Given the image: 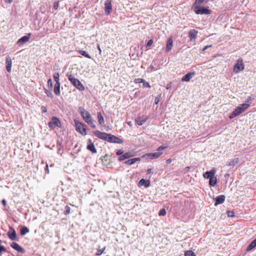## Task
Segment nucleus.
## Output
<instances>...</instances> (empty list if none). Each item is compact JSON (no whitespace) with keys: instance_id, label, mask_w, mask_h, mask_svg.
Returning <instances> with one entry per match:
<instances>
[{"instance_id":"nucleus-11","label":"nucleus","mask_w":256,"mask_h":256,"mask_svg":"<svg viewBox=\"0 0 256 256\" xmlns=\"http://www.w3.org/2000/svg\"><path fill=\"white\" fill-rule=\"evenodd\" d=\"M195 12L196 14H210V10L206 8H204V7H201V8H199L198 10H196Z\"/></svg>"},{"instance_id":"nucleus-2","label":"nucleus","mask_w":256,"mask_h":256,"mask_svg":"<svg viewBox=\"0 0 256 256\" xmlns=\"http://www.w3.org/2000/svg\"><path fill=\"white\" fill-rule=\"evenodd\" d=\"M78 112L82 117L84 120L93 128H95L96 126L90 114L86 111L84 108L80 107L78 108Z\"/></svg>"},{"instance_id":"nucleus-37","label":"nucleus","mask_w":256,"mask_h":256,"mask_svg":"<svg viewBox=\"0 0 256 256\" xmlns=\"http://www.w3.org/2000/svg\"><path fill=\"white\" fill-rule=\"evenodd\" d=\"M104 250H105V248H104L102 250H100V249L98 250L96 252V255L100 256L102 254V252H104Z\"/></svg>"},{"instance_id":"nucleus-28","label":"nucleus","mask_w":256,"mask_h":256,"mask_svg":"<svg viewBox=\"0 0 256 256\" xmlns=\"http://www.w3.org/2000/svg\"><path fill=\"white\" fill-rule=\"evenodd\" d=\"M78 52L85 58H90L91 56L88 54L86 51L82 50H78L77 51Z\"/></svg>"},{"instance_id":"nucleus-21","label":"nucleus","mask_w":256,"mask_h":256,"mask_svg":"<svg viewBox=\"0 0 256 256\" xmlns=\"http://www.w3.org/2000/svg\"><path fill=\"white\" fill-rule=\"evenodd\" d=\"M30 34H28V35L22 36V38H20V39H19L18 40L17 44H19L26 42L30 39Z\"/></svg>"},{"instance_id":"nucleus-23","label":"nucleus","mask_w":256,"mask_h":256,"mask_svg":"<svg viewBox=\"0 0 256 256\" xmlns=\"http://www.w3.org/2000/svg\"><path fill=\"white\" fill-rule=\"evenodd\" d=\"M131 156H132V155L131 154L130 152H126V153L124 154L123 155L120 156L118 158V160L122 161L124 159L128 158Z\"/></svg>"},{"instance_id":"nucleus-5","label":"nucleus","mask_w":256,"mask_h":256,"mask_svg":"<svg viewBox=\"0 0 256 256\" xmlns=\"http://www.w3.org/2000/svg\"><path fill=\"white\" fill-rule=\"evenodd\" d=\"M76 130L83 136L86 134V126L78 120H74Z\"/></svg>"},{"instance_id":"nucleus-36","label":"nucleus","mask_w":256,"mask_h":256,"mask_svg":"<svg viewBox=\"0 0 256 256\" xmlns=\"http://www.w3.org/2000/svg\"><path fill=\"white\" fill-rule=\"evenodd\" d=\"M48 85L50 88H52L53 87L52 82L50 78L48 79Z\"/></svg>"},{"instance_id":"nucleus-59","label":"nucleus","mask_w":256,"mask_h":256,"mask_svg":"<svg viewBox=\"0 0 256 256\" xmlns=\"http://www.w3.org/2000/svg\"><path fill=\"white\" fill-rule=\"evenodd\" d=\"M12 0H6V2L9 4H10L12 2Z\"/></svg>"},{"instance_id":"nucleus-22","label":"nucleus","mask_w":256,"mask_h":256,"mask_svg":"<svg viewBox=\"0 0 256 256\" xmlns=\"http://www.w3.org/2000/svg\"><path fill=\"white\" fill-rule=\"evenodd\" d=\"M140 158H133L126 161L124 163L128 165H132L136 162L140 161Z\"/></svg>"},{"instance_id":"nucleus-32","label":"nucleus","mask_w":256,"mask_h":256,"mask_svg":"<svg viewBox=\"0 0 256 256\" xmlns=\"http://www.w3.org/2000/svg\"><path fill=\"white\" fill-rule=\"evenodd\" d=\"M54 92L56 95H59L60 94V88L58 86H54Z\"/></svg>"},{"instance_id":"nucleus-41","label":"nucleus","mask_w":256,"mask_h":256,"mask_svg":"<svg viewBox=\"0 0 256 256\" xmlns=\"http://www.w3.org/2000/svg\"><path fill=\"white\" fill-rule=\"evenodd\" d=\"M58 6H59V2L58 1V2H55L54 4V8L55 10H56L58 8Z\"/></svg>"},{"instance_id":"nucleus-38","label":"nucleus","mask_w":256,"mask_h":256,"mask_svg":"<svg viewBox=\"0 0 256 256\" xmlns=\"http://www.w3.org/2000/svg\"><path fill=\"white\" fill-rule=\"evenodd\" d=\"M45 93L46 94V95L48 96L50 98H53V95L52 94V93L48 91V90H45Z\"/></svg>"},{"instance_id":"nucleus-9","label":"nucleus","mask_w":256,"mask_h":256,"mask_svg":"<svg viewBox=\"0 0 256 256\" xmlns=\"http://www.w3.org/2000/svg\"><path fill=\"white\" fill-rule=\"evenodd\" d=\"M105 12L106 15H108L112 10V0H108L104 2Z\"/></svg>"},{"instance_id":"nucleus-47","label":"nucleus","mask_w":256,"mask_h":256,"mask_svg":"<svg viewBox=\"0 0 256 256\" xmlns=\"http://www.w3.org/2000/svg\"><path fill=\"white\" fill-rule=\"evenodd\" d=\"M122 153H123L122 150H118L116 152V154L117 155H118V156H120V155L122 154Z\"/></svg>"},{"instance_id":"nucleus-13","label":"nucleus","mask_w":256,"mask_h":256,"mask_svg":"<svg viewBox=\"0 0 256 256\" xmlns=\"http://www.w3.org/2000/svg\"><path fill=\"white\" fill-rule=\"evenodd\" d=\"M147 120V116H142L137 118L136 120V122L138 125L142 126L146 121Z\"/></svg>"},{"instance_id":"nucleus-4","label":"nucleus","mask_w":256,"mask_h":256,"mask_svg":"<svg viewBox=\"0 0 256 256\" xmlns=\"http://www.w3.org/2000/svg\"><path fill=\"white\" fill-rule=\"evenodd\" d=\"M66 76L68 78V80L75 86L77 89L80 90H84L85 88L80 81L74 78L71 74H67Z\"/></svg>"},{"instance_id":"nucleus-60","label":"nucleus","mask_w":256,"mask_h":256,"mask_svg":"<svg viewBox=\"0 0 256 256\" xmlns=\"http://www.w3.org/2000/svg\"><path fill=\"white\" fill-rule=\"evenodd\" d=\"M127 123H128V124L129 126H132V122H128Z\"/></svg>"},{"instance_id":"nucleus-25","label":"nucleus","mask_w":256,"mask_h":256,"mask_svg":"<svg viewBox=\"0 0 256 256\" xmlns=\"http://www.w3.org/2000/svg\"><path fill=\"white\" fill-rule=\"evenodd\" d=\"M239 162V159L238 158H234L228 162L226 165L228 166H234Z\"/></svg>"},{"instance_id":"nucleus-39","label":"nucleus","mask_w":256,"mask_h":256,"mask_svg":"<svg viewBox=\"0 0 256 256\" xmlns=\"http://www.w3.org/2000/svg\"><path fill=\"white\" fill-rule=\"evenodd\" d=\"M252 100H253V98L252 96H249L246 100L245 104H250L252 102Z\"/></svg>"},{"instance_id":"nucleus-49","label":"nucleus","mask_w":256,"mask_h":256,"mask_svg":"<svg viewBox=\"0 0 256 256\" xmlns=\"http://www.w3.org/2000/svg\"><path fill=\"white\" fill-rule=\"evenodd\" d=\"M135 80H136V82H138V83L140 82V80L144 81V80L143 79H142V78H137V79H136Z\"/></svg>"},{"instance_id":"nucleus-61","label":"nucleus","mask_w":256,"mask_h":256,"mask_svg":"<svg viewBox=\"0 0 256 256\" xmlns=\"http://www.w3.org/2000/svg\"><path fill=\"white\" fill-rule=\"evenodd\" d=\"M208 48H211L212 46V45L208 46Z\"/></svg>"},{"instance_id":"nucleus-7","label":"nucleus","mask_w":256,"mask_h":256,"mask_svg":"<svg viewBox=\"0 0 256 256\" xmlns=\"http://www.w3.org/2000/svg\"><path fill=\"white\" fill-rule=\"evenodd\" d=\"M244 68V66L242 59H238L234 67V72L235 73H238L239 72L243 70Z\"/></svg>"},{"instance_id":"nucleus-34","label":"nucleus","mask_w":256,"mask_h":256,"mask_svg":"<svg viewBox=\"0 0 256 256\" xmlns=\"http://www.w3.org/2000/svg\"><path fill=\"white\" fill-rule=\"evenodd\" d=\"M146 180L144 179V178L141 179L138 182V186H144V183H146Z\"/></svg>"},{"instance_id":"nucleus-62","label":"nucleus","mask_w":256,"mask_h":256,"mask_svg":"<svg viewBox=\"0 0 256 256\" xmlns=\"http://www.w3.org/2000/svg\"><path fill=\"white\" fill-rule=\"evenodd\" d=\"M140 82H143L144 83V81H141L140 80Z\"/></svg>"},{"instance_id":"nucleus-1","label":"nucleus","mask_w":256,"mask_h":256,"mask_svg":"<svg viewBox=\"0 0 256 256\" xmlns=\"http://www.w3.org/2000/svg\"><path fill=\"white\" fill-rule=\"evenodd\" d=\"M92 132L96 136L108 142L116 144H122L123 142L122 139L110 134L101 132L99 130L94 131Z\"/></svg>"},{"instance_id":"nucleus-27","label":"nucleus","mask_w":256,"mask_h":256,"mask_svg":"<svg viewBox=\"0 0 256 256\" xmlns=\"http://www.w3.org/2000/svg\"><path fill=\"white\" fill-rule=\"evenodd\" d=\"M216 182L217 180L216 177L213 176L210 179L209 184L210 186H214L216 184Z\"/></svg>"},{"instance_id":"nucleus-16","label":"nucleus","mask_w":256,"mask_h":256,"mask_svg":"<svg viewBox=\"0 0 256 256\" xmlns=\"http://www.w3.org/2000/svg\"><path fill=\"white\" fill-rule=\"evenodd\" d=\"M195 74L194 72H188L184 75L182 78V82H189Z\"/></svg>"},{"instance_id":"nucleus-56","label":"nucleus","mask_w":256,"mask_h":256,"mask_svg":"<svg viewBox=\"0 0 256 256\" xmlns=\"http://www.w3.org/2000/svg\"><path fill=\"white\" fill-rule=\"evenodd\" d=\"M166 162L167 164H170L172 162V160L171 159H168V160H166Z\"/></svg>"},{"instance_id":"nucleus-40","label":"nucleus","mask_w":256,"mask_h":256,"mask_svg":"<svg viewBox=\"0 0 256 256\" xmlns=\"http://www.w3.org/2000/svg\"><path fill=\"white\" fill-rule=\"evenodd\" d=\"M228 216L229 217H234V212L233 211H228L227 212Z\"/></svg>"},{"instance_id":"nucleus-20","label":"nucleus","mask_w":256,"mask_h":256,"mask_svg":"<svg viewBox=\"0 0 256 256\" xmlns=\"http://www.w3.org/2000/svg\"><path fill=\"white\" fill-rule=\"evenodd\" d=\"M173 46V40L172 38H169L166 42V52L170 51Z\"/></svg>"},{"instance_id":"nucleus-52","label":"nucleus","mask_w":256,"mask_h":256,"mask_svg":"<svg viewBox=\"0 0 256 256\" xmlns=\"http://www.w3.org/2000/svg\"><path fill=\"white\" fill-rule=\"evenodd\" d=\"M2 204L4 206H6V200H2Z\"/></svg>"},{"instance_id":"nucleus-31","label":"nucleus","mask_w":256,"mask_h":256,"mask_svg":"<svg viewBox=\"0 0 256 256\" xmlns=\"http://www.w3.org/2000/svg\"><path fill=\"white\" fill-rule=\"evenodd\" d=\"M60 74L58 72H55L54 74V78L56 82H60Z\"/></svg>"},{"instance_id":"nucleus-15","label":"nucleus","mask_w":256,"mask_h":256,"mask_svg":"<svg viewBox=\"0 0 256 256\" xmlns=\"http://www.w3.org/2000/svg\"><path fill=\"white\" fill-rule=\"evenodd\" d=\"M10 246L13 248H14L18 252L22 253H24V249L20 246L16 242H12L10 244Z\"/></svg>"},{"instance_id":"nucleus-6","label":"nucleus","mask_w":256,"mask_h":256,"mask_svg":"<svg viewBox=\"0 0 256 256\" xmlns=\"http://www.w3.org/2000/svg\"><path fill=\"white\" fill-rule=\"evenodd\" d=\"M166 148H167V146H166L165 144H162L157 148L156 152L150 153L148 154V155L150 159L156 158L162 154V152L161 151Z\"/></svg>"},{"instance_id":"nucleus-42","label":"nucleus","mask_w":256,"mask_h":256,"mask_svg":"<svg viewBox=\"0 0 256 256\" xmlns=\"http://www.w3.org/2000/svg\"><path fill=\"white\" fill-rule=\"evenodd\" d=\"M152 43H153V40H149L148 41L147 44H146V47L148 48V47L151 46L152 45Z\"/></svg>"},{"instance_id":"nucleus-8","label":"nucleus","mask_w":256,"mask_h":256,"mask_svg":"<svg viewBox=\"0 0 256 256\" xmlns=\"http://www.w3.org/2000/svg\"><path fill=\"white\" fill-rule=\"evenodd\" d=\"M48 126L52 129L54 128L56 126L60 127V122L58 118L54 116L52 118V120L48 123Z\"/></svg>"},{"instance_id":"nucleus-51","label":"nucleus","mask_w":256,"mask_h":256,"mask_svg":"<svg viewBox=\"0 0 256 256\" xmlns=\"http://www.w3.org/2000/svg\"><path fill=\"white\" fill-rule=\"evenodd\" d=\"M171 84L170 83V84H166V88L167 90H168L169 88H171Z\"/></svg>"},{"instance_id":"nucleus-24","label":"nucleus","mask_w":256,"mask_h":256,"mask_svg":"<svg viewBox=\"0 0 256 256\" xmlns=\"http://www.w3.org/2000/svg\"><path fill=\"white\" fill-rule=\"evenodd\" d=\"M97 114H98V122L99 124L100 125L103 124L104 123V118L101 112H98Z\"/></svg>"},{"instance_id":"nucleus-44","label":"nucleus","mask_w":256,"mask_h":256,"mask_svg":"<svg viewBox=\"0 0 256 256\" xmlns=\"http://www.w3.org/2000/svg\"><path fill=\"white\" fill-rule=\"evenodd\" d=\"M145 188H148L150 186V180H146V183H144V184Z\"/></svg>"},{"instance_id":"nucleus-14","label":"nucleus","mask_w":256,"mask_h":256,"mask_svg":"<svg viewBox=\"0 0 256 256\" xmlns=\"http://www.w3.org/2000/svg\"><path fill=\"white\" fill-rule=\"evenodd\" d=\"M216 173V170L214 168H212L210 171H208L204 174L203 176L206 178L210 179L211 178L214 176Z\"/></svg>"},{"instance_id":"nucleus-17","label":"nucleus","mask_w":256,"mask_h":256,"mask_svg":"<svg viewBox=\"0 0 256 256\" xmlns=\"http://www.w3.org/2000/svg\"><path fill=\"white\" fill-rule=\"evenodd\" d=\"M8 238L12 240H14L16 238V234L14 229L12 228L8 232Z\"/></svg>"},{"instance_id":"nucleus-29","label":"nucleus","mask_w":256,"mask_h":256,"mask_svg":"<svg viewBox=\"0 0 256 256\" xmlns=\"http://www.w3.org/2000/svg\"><path fill=\"white\" fill-rule=\"evenodd\" d=\"M29 232L28 228L26 226L22 227L20 230V234L22 236H24L27 233Z\"/></svg>"},{"instance_id":"nucleus-53","label":"nucleus","mask_w":256,"mask_h":256,"mask_svg":"<svg viewBox=\"0 0 256 256\" xmlns=\"http://www.w3.org/2000/svg\"><path fill=\"white\" fill-rule=\"evenodd\" d=\"M60 82H56L54 86H58L60 88Z\"/></svg>"},{"instance_id":"nucleus-10","label":"nucleus","mask_w":256,"mask_h":256,"mask_svg":"<svg viewBox=\"0 0 256 256\" xmlns=\"http://www.w3.org/2000/svg\"><path fill=\"white\" fill-rule=\"evenodd\" d=\"M87 149L94 154H96L97 152L95 146L91 140H88Z\"/></svg>"},{"instance_id":"nucleus-55","label":"nucleus","mask_w":256,"mask_h":256,"mask_svg":"<svg viewBox=\"0 0 256 256\" xmlns=\"http://www.w3.org/2000/svg\"><path fill=\"white\" fill-rule=\"evenodd\" d=\"M46 172L48 174L49 173V170H48V165L46 164Z\"/></svg>"},{"instance_id":"nucleus-54","label":"nucleus","mask_w":256,"mask_h":256,"mask_svg":"<svg viewBox=\"0 0 256 256\" xmlns=\"http://www.w3.org/2000/svg\"><path fill=\"white\" fill-rule=\"evenodd\" d=\"M97 46H98V50H99V54H100V53H101V52H102V50H101V49H100V46L99 44H97Z\"/></svg>"},{"instance_id":"nucleus-12","label":"nucleus","mask_w":256,"mask_h":256,"mask_svg":"<svg viewBox=\"0 0 256 256\" xmlns=\"http://www.w3.org/2000/svg\"><path fill=\"white\" fill-rule=\"evenodd\" d=\"M226 197L224 195H220L215 198L214 206H216L218 204H222L225 200Z\"/></svg>"},{"instance_id":"nucleus-45","label":"nucleus","mask_w":256,"mask_h":256,"mask_svg":"<svg viewBox=\"0 0 256 256\" xmlns=\"http://www.w3.org/2000/svg\"><path fill=\"white\" fill-rule=\"evenodd\" d=\"M160 98L158 97V96H156L155 98V99H154V103L156 104H158V103L160 102Z\"/></svg>"},{"instance_id":"nucleus-19","label":"nucleus","mask_w":256,"mask_h":256,"mask_svg":"<svg viewBox=\"0 0 256 256\" xmlns=\"http://www.w3.org/2000/svg\"><path fill=\"white\" fill-rule=\"evenodd\" d=\"M198 33V32L194 29L190 30L188 32V36L191 41L194 40L196 38Z\"/></svg>"},{"instance_id":"nucleus-26","label":"nucleus","mask_w":256,"mask_h":256,"mask_svg":"<svg viewBox=\"0 0 256 256\" xmlns=\"http://www.w3.org/2000/svg\"><path fill=\"white\" fill-rule=\"evenodd\" d=\"M256 246V238L247 247L246 250L250 251Z\"/></svg>"},{"instance_id":"nucleus-46","label":"nucleus","mask_w":256,"mask_h":256,"mask_svg":"<svg viewBox=\"0 0 256 256\" xmlns=\"http://www.w3.org/2000/svg\"><path fill=\"white\" fill-rule=\"evenodd\" d=\"M41 110L42 112H47L46 108L44 106L41 107Z\"/></svg>"},{"instance_id":"nucleus-43","label":"nucleus","mask_w":256,"mask_h":256,"mask_svg":"<svg viewBox=\"0 0 256 256\" xmlns=\"http://www.w3.org/2000/svg\"><path fill=\"white\" fill-rule=\"evenodd\" d=\"M204 1V0H196L194 2V4L196 5H199L201 4Z\"/></svg>"},{"instance_id":"nucleus-33","label":"nucleus","mask_w":256,"mask_h":256,"mask_svg":"<svg viewBox=\"0 0 256 256\" xmlns=\"http://www.w3.org/2000/svg\"><path fill=\"white\" fill-rule=\"evenodd\" d=\"M166 210L164 208H162L160 211V212L158 213V215L160 216H164L166 214Z\"/></svg>"},{"instance_id":"nucleus-58","label":"nucleus","mask_w":256,"mask_h":256,"mask_svg":"<svg viewBox=\"0 0 256 256\" xmlns=\"http://www.w3.org/2000/svg\"><path fill=\"white\" fill-rule=\"evenodd\" d=\"M208 48V46H204V47L203 48V49H202V51H204V50H206Z\"/></svg>"},{"instance_id":"nucleus-57","label":"nucleus","mask_w":256,"mask_h":256,"mask_svg":"<svg viewBox=\"0 0 256 256\" xmlns=\"http://www.w3.org/2000/svg\"><path fill=\"white\" fill-rule=\"evenodd\" d=\"M152 172V169L151 168H149L147 170H146V173L147 174H150Z\"/></svg>"},{"instance_id":"nucleus-18","label":"nucleus","mask_w":256,"mask_h":256,"mask_svg":"<svg viewBox=\"0 0 256 256\" xmlns=\"http://www.w3.org/2000/svg\"><path fill=\"white\" fill-rule=\"evenodd\" d=\"M6 69L7 71L9 72H11L12 62V60L10 57L8 56L6 58Z\"/></svg>"},{"instance_id":"nucleus-35","label":"nucleus","mask_w":256,"mask_h":256,"mask_svg":"<svg viewBox=\"0 0 256 256\" xmlns=\"http://www.w3.org/2000/svg\"><path fill=\"white\" fill-rule=\"evenodd\" d=\"M66 208V210L64 212V214L65 215H68L70 214V207L68 206H66L65 208Z\"/></svg>"},{"instance_id":"nucleus-48","label":"nucleus","mask_w":256,"mask_h":256,"mask_svg":"<svg viewBox=\"0 0 256 256\" xmlns=\"http://www.w3.org/2000/svg\"><path fill=\"white\" fill-rule=\"evenodd\" d=\"M144 86H146V87H148V88H150V84L148 83V82H146L144 81Z\"/></svg>"},{"instance_id":"nucleus-50","label":"nucleus","mask_w":256,"mask_h":256,"mask_svg":"<svg viewBox=\"0 0 256 256\" xmlns=\"http://www.w3.org/2000/svg\"><path fill=\"white\" fill-rule=\"evenodd\" d=\"M5 250L6 248L4 246L0 245V252H2V251H4Z\"/></svg>"},{"instance_id":"nucleus-3","label":"nucleus","mask_w":256,"mask_h":256,"mask_svg":"<svg viewBox=\"0 0 256 256\" xmlns=\"http://www.w3.org/2000/svg\"><path fill=\"white\" fill-rule=\"evenodd\" d=\"M250 104H243L238 106L236 108L230 115L229 118L230 119L240 115L246 110L248 108Z\"/></svg>"},{"instance_id":"nucleus-30","label":"nucleus","mask_w":256,"mask_h":256,"mask_svg":"<svg viewBox=\"0 0 256 256\" xmlns=\"http://www.w3.org/2000/svg\"><path fill=\"white\" fill-rule=\"evenodd\" d=\"M184 256H196V254L192 250H186L184 253Z\"/></svg>"}]
</instances>
